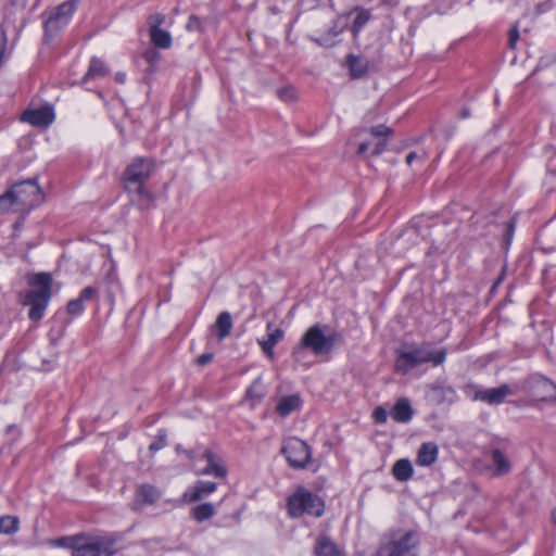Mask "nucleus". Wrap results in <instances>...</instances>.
I'll return each instance as SVG.
<instances>
[{"label":"nucleus","mask_w":556,"mask_h":556,"mask_svg":"<svg viewBox=\"0 0 556 556\" xmlns=\"http://www.w3.org/2000/svg\"><path fill=\"white\" fill-rule=\"evenodd\" d=\"M116 80L119 81V83H124L125 81V75L124 74H117L116 75Z\"/></svg>","instance_id":"49"},{"label":"nucleus","mask_w":556,"mask_h":556,"mask_svg":"<svg viewBox=\"0 0 556 556\" xmlns=\"http://www.w3.org/2000/svg\"><path fill=\"white\" fill-rule=\"evenodd\" d=\"M215 514V507L211 503H203L195 506L192 509V517L198 522H203L210 518H212Z\"/></svg>","instance_id":"34"},{"label":"nucleus","mask_w":556,"mask_h":556,"mask_svg":"<svg viewBox=\"0 0 556 556\" xmlns=\"http://www.w3.org/2000/svg\"><path fill=\"white\" fill-rule=\"evenodd\" d=\"M106 74H108V71H106L104 63L100 59L93 58L90 61V65H89L87 73L84 75V77L81 79V84H86L90 79H93L97 77L105 76Z\"/></svg>","instance_id":"28"},{"label":"nucleus","mask_w":556,"mask_h":556,"mask_svg":"<svg viewBox=\"0 0 556 556\" xmlns=\"http://www.w3.org/2000/svg\"><path fill=\"white\" fill-rule=\"evenodd\" d=\"M84 540L83 533L72 535V536H63L54 541L55 546L60 547H67L71 548L72 552L75 551L76 547H78L79 542Z\"/></svg>","instance_id":"35"},{"label":"nucleus","mask_w":556,"mask_h":556,"mask_svg":"<svg viewBox=\"0 0 556 556\" xmlns=\"http://www.w3.org/2000/svg\"><path fill=\"white\" fill-rule=\"evenodd\" d=\"M186 455L192 459L194 457V452L192 450H189V451H185Z\"/></svg>","instance_id":"50"},{"label":"nucleus","mask_w":556,"mask_h":556,"mask_svg":"<svg viewBox=\"0 0 556 556\" xmlns=\"http://www.w3.org/2000/svg\"><path fill=\"white\" fill-rule=\"evenodd\" d=\"M519 38H520V34H519L518 25H514L508 31V41H507L508 47L510 49L515 50L517 48Z\"/></svg>","instance_id":"41"},{"label":"nucleus","mask_w":556,"mask_h":556,"mask_svg":"<svg viewBox=\"0 0 556 556\" xmlns=\"http://www.w3.org/2000/svg\"><path fill=\"white\" fill-rule=\"evenodd\" d=\"M201 26V22L199 17L192 15L189 17V21L187 23V29L188 30H199Z\"/></svg>","instance_id":"44"},{"label":"nucleus","mask_w":556,"mask_h":556,"mask_svg":"<svg viewBox=\"0 0 556 556\" xmlns=\"http://www.w3.org/2000/svg\"><path fill=\"white\" fill-rule=\"evenodd\" d=\"M553 520H554V523L556 525V508L553 511Z\"/></svg>","instance_id":"52"},{"label":"nucleus","mask_w":556,"mask_h":556,"mask_svg":"<svg viewBox=\"0 0 556 556\" xmlns=\"http://www.w3.org/2000/svg\"><path fill=\"white\" fill-rule=\"evenodd\" d=\"M414 469L412 463L407 458H402L395 462L392 467L393 477L401 482L407 481L413 477Z\"/></svg>","instance_id":"25"},{"label":"nucleus","mask_w":556,"mask_h":556,"mask_svg":"<svg viewBox=\"0 0 556 556\" xmlns=\"http://www.w3.org/2000/svg\"><path fill=\"white\" fill-rule=\"evenodd\" d=\"M166 444H167L166 431L161 429V430H159L157 439L150 444L149 450L151 452H157V451L162 450L163 447H165Z\"/></svg>","instance_id":"38"},{"label":"nucleus","mask_w":556,"mask_h":556,"mask_svg":"<svg viewBox=\"0 0 556 556\" xmlns=\"http://www.w3.org/2000/svg\"><path fill=\"white\" fill-rule=\"evenodd\" d=\"M372 417L377 424H384L388 419V412L383 407L378 406L375 408Z\"/></svg>","instance_id":"43"},{"label":"nucleus","mask_w":556,"mask_h":556,"mask_svg":"<svg viewBox=\"0 0 556 556\" xmlns=\"http://www.w3.org/2000/svg\"><path fill=\"white\" fill-rule=\"evenodd\" d=\"M213 359L212 353H203L197 358V364L199 366H205Z\"/></svg>","instance_id":"45"},{"label":"nucleus","mask_w":556,"mask_h":556,"mask_svg":"<svg viewBox=\"0 0 556 556\" xmlns=\"http://www.w3.org/2000/svg\"><path fill=\"white\" fill-rule=\"evenodd\" d=\"M11 188L21 212L29 211L43 202V192L36 179L17 182Z\"/></svg>","instance_id":"9"},{"label":"nucleus","mask_w":556,"mask_h":556,"mask_svg":"<svg viewBox=\"0 0 556 556\" xmlns=\"http://www.w3.org/2000/svg\"><path fill=\"white\" fill-rule=\"evenodd\" d=\"M419 544L417 531L391 529L381 536L374 556H418Z\"/></svg>","instance_id":"4"},{"label":"nucleus","mask_w":556,"mask_h":556,"mask_svg":"<svg viewBox=\"0 0 556 556\" xmlns=\"http://www.w3.org/2000/svg\"><path fill=\"white\" fill-rule=\"evenodd\" d=\"M278 97L286 102L294 101L296 99V91L292 87H285L278 90Z\"/></svg>","instance_id":"40"},{"label":"nucleus","mask_w":556,"mask_h":556,"mask_svg":"<svg viewBox=\"0 0 556 556\" xmlns=\"http://www.w3.org/2000/svg\"><path fill=\"white\" fill-rule=\"evenodd\" d=\"M21 121L35 127L46 128L53 123L54 112L49 105L30 108L24 111Z\"/></svg>","instance_id":"13"},{"label":"nucleus","mask_w":556,"mask_h":556,"mask_svg":"<svg viewBox=\"0 0 556 556\" xmlns=\"http://www.w3.org/2000/svg\"><path fill=\"white\" fill-rule=\"evenodd\" d=\"M302 405V399L299 394L281 396L276 405V413L281 417H287L298 410Z\"/></svg>","instance_id":"20"},{"label":"nucleus","mask_w":556,"mask_h":556,"mask_svg":"<svg viewBox=\"0 0 556 556\" xmlns=\"http://www.w3.org/2000/svg\"><path fill=\"white\" fill-rule=\"evenodd\" d=\"M215 326L218 331V339L224 340L230 334L232 328V318L230 313L222 312L216 319Z\"/></svg>","instance_id":"29"},{"label":"nucleus","mask_w":556,"mask_h":556,"mask_svg":"<svg viewBox=\"0 0 556 556\" xmlns=\"http://www.w3.org/2000/svg\"><path fill=\"white\" fill-rule=\"evenodd\" d=\"M266 330L267 338L258 339L257 343L262 348L264 354L270 358H274V348L283 339L285 331L281 328L275 327L273 323L267 324Z\"/></svg>","instance_id":"16"},{"label":"nucleus","mask_w":556,"mask_h":556,"mask_svg":"<svg viewBox=\"0 0 556 556\" xmlns=\"http://www.w3.org/2000/svg\"><path fill=\"white\" fill-rule=\"evenodd\" d=\"M216 488H217V485L215 482L198 481L191 489H189L184 494V496L189 502H198L201 498L215 492Z\"/></svg>","instance_id":"19"},{"label":"nucleus","mask_w":556,"mask_h":556,"mask_svg":"<svg viewBox=\"0 0 556 556\" xmlns=\"http://www.w3.org/2000/svg\"><path fill=\"white\" fill-rule=\"evenodd\" d=\"M497 219L490 222L489 224H492L494 227L493 232L495 235L502 236L503 239V247L505 250H507L511 243L515 227H516V220L510 215V212L507 210H501L497 214Z\"/></svg>","instance_id":"12"},{"label":"nucleus","mask_w":556,"mask_h":556,"mask_svg":"<svg viewBox=\"0 0 556 556\" xmlns=\"http://www.w3.org/2000/svg\"><path fill=\"white\" fill-rule=\"evenodd\" d=\"M11 212H21L16 204L12 188L0 195V214H7Z\"/></svg>","instance_id":"32"},{"label":"nucleus","mask_w":556,"mask_h":556,"mask_svg":"<svg viewBox=\"0 0 556 556\" xmlns=\"http://www.w3.org/2000/svg\"><path fill=\"white\" fill-rule=\"evenodd\" d=\"M392 419L396 422H408L413 417V408L407 399H400L390 413Z\"/></svg>","instance_id":"23"},{"label":"nucleus","mask_w":556,"mask_h":556,"mask_svg":"<svg viewBox=\"0 0 556 556\" xmlns=\"http://www.w3.org/2000/svg\"><path fill=\"white\" fill-rule=\"evenodd\" d=\"M354 11L356 12V16L351 26V31L353 37L357 38L364 26L371 18V13L369 10L359 7H356Z\"/></svg>","instance_id":"26"},{"label":"nucleus","mask_w":556,"mask_h":556,"mask_svg":"<svg viewBox=\"0 0 556 556\" xmlns=\"http://www.w3.org/2000/svg\"><path fill=\"white\" fill-rule=\"evenodd\" d=\"M97 295H98L97 288L89 286L81 290L78 298L85 303V302L94 300L97 298Z\"/></svg>","instance_id":"42"},{"label":"nucleus","mask_w":556,"mask_h":556,"mask_svg":"<svg viewBox=\"0 0 556 556\" xmlns=\"http://www.w3.org/2000/svg\"><path fill=\"white\" fill-rule=\"evenodd\" d=\"M288 513L292 518H299L304 515L312 517H321L325 511L324 501L315 493L299 488L288 498Z\"/></svg>","instance_id":"6"},{"label":"nucleus","mask_w":556,"mask_h":556,"mask_svg":"<svg viewBox=\"0 0 556 556\" xmlns=\"http://www.w3.org/2000/svg\"><path fill=\"white\" fill-rule=\"evenodd\" d=\"M445 349L435 350L430 343H424L400 351L395 361V370L405 375L424 363L439 366L445 362Z\"/></svg>","instance_id":"5"},{"label":"nucleus","mask_w":556,"mask_h":556,"mask_svg":"<svg viewBox=\"0 0 556 556\" xmlns=\"http://www.w3.org/2000/svg\"><path fill=\"white\" fill-rule=\"evenodd\" d=\"M30 290L22 295L21 303L29 306L28 318L39 321L46 313L52 296V276L49 273H37L28 279Z\"/></svg>","instance_id":"3"},{"label":"nucleus","mask_w":556,"mask_h":556,"mask_svg":"<svg viewBox=\"0 0 556 556\" xmlns=\"http://www.w3.org/2000/svg\"><path fill=\"white\" fill-rule=\"evenodd\" d=\"M368 132L376 138H380V140L375 144L372 154H381L387 147L388 136H390L393 132L392 129L390 127H387L386 125H377L368 128Z\"/></svg>","instance_id":"24"},{"label":"nucleus","mask_w":556,"mask_h":556,"mask_svg":"<svg viewBox=\"0 0 556 556\" xmlns=\"http://www.w3.org/2000/svg\"><path fill=\"white\" fill-rule=\"evenodd\" d=\"M160 53L155 49H148L143 53V59L147 61V63L150 66V70L153 71L154 66L157 64L160 60Z\"/></svg>","instance_id":"39"},{"label":"nucleus","mask_w":556,"mask_h":556,"mask_svg":"<svg viewBox=\"0 0 556 556\" xmlns=\"http://www.w3.org/2000/svg\"><path fill=\"white\" fill-rule=\"evenodd\" d=\"M155 163L151 157H136L127 165L123 174L124 188L131 197L132 202H137L140 207H147L152 201L151 193L146 188V182L150 178Z\"/></svg>","instance_id":"1"},{"label":"nucleus","mask_w":556,"mask_h":556,"mask_svg":"<svg viewBox=\"0 0 556 556\" xmlns=\"http://www.w3.org/2000/svg\"><path fill=\"white\" fill-rule=\"evenodd\" d=\"M203 458L206 460V467L201 471L204 476H214L216 478H225L227 475V468L224 465L220 457H218L213 451L206 450L203 454Z\"/></svg>","instance_id":"17"},{"label":"nucleus","mask_w":556,"mask_h":556,"mask_svg":"<svg viewBox=\"0 0 556 556\" xmlns=\"http://www.w3.org/2000/svg\"><path fill=\"white\" fill-rule=\"evenodd\" d=\"M83 538L72 556H114L116 540L113 535L83 533Z\"/></svg>","instance_id":"7"},{"label":"nucleus","mask_w":556,"mask_h":556,"mask_svg":"<svg viewBox=\"0 0 556 556\" xmlns=\"http://www.w3.org/2000/svg\"><path fill=\"white\" fill-rule=\"evenodd\" d=\"M66 311L70 315H80L84 312V302L76 298L67 303Z\"/></svg>","instance_id":"37"},{"label":"nucleus","mask_w":556,"mask_h":556,"mask_svg":"<svg viewBox=\"0 0 556 556\" xmlns=\"http://www.w3.org/2000/svg\"><path fill=\"white\" fill-rule=\"evenodd\" d=\"M418 155L416 152H409L406 156V163L410 165L415 159H417Z\"/></svg>","instance_id":"47"},{"label":"nucleus","mask_w":556,"mask_h":556,"mask_svg":"<svg viewBox=\"0 0 556 556\" xmlns=\"http://www.w3.org/2000/svg\"><path fill=\"white\" fill-rule=\"evenodd\" d=\"M314 553L316 556H345L339 546L328 536L317 538Z\"/></svg>","instance_id":"22"},{"label":"nucleus","mask_w":556,"mask_h":556,"mask_svg":"<svg viewBox=\"0 0 556 556\" xmlns=\"http://www.w3.org/2000/svg\"><path fill=\"white\" fill-rule=\"evenodd\" d=\"M464 392L471 401H486V391L478 389L475 384L469 383L465 386Z\"/></svg>","instance_id":"36"},{"label":"nucleus","mask_w":556,"mask_h":556,"mask_svg":"<svg viewBox=\"0 0 556 556\" xmlns=\"http://www.w3.org/2000/svg\"><path fill=\"white\" fill-rule=\"evenodd\" d=\"M164 20L165 17L162 14H154L149 17L150 39L155 47L168 49L172 46V36L167 30L160 27Z\"/></svg>","instance_id":"14"},{"label":"nucleus","mask_w":556,"mask_h":556,"mask_svg":"<svg viewBox=\"0 0 556 556\" xmlns=\"http://www.w3.org/2000/svg\"><path fill=\"white\" fill-rule=\"evenodd\" d=\"M20 529V519L16 516L5 515L0 517V533L14 534Z\"/></svg>","instance_id":"33"},{"label":"nucleus","mask_w":556,"mask_h":556,"mask_svg":"<svg viewBox=\"0 0 556 556\" xmlns=\"http://www.w3.org/2000/svg\"><path fill=\"white\" fill-rule=\"evenodd\" d=\"M489 477H503L510 472L511 462L500 447H492L490 452Z\"/></svg>","instance_id":"15"},{"label":"nucleus","mask_w":556,"mask_h":556,"mask_svg":"<svg viewBox=\"0 0 556 556\" xmlns=\"http://www.w3.org/2000/svg\"><path fill=\"white\" fill-rule=\"evenodd\" d=\"M439 456V447L434 442H425L417 452L416 464L420 467L433 465Z\"/></svg>","instance_id":"18"},{"label":"nucleus","mask_w":556,"mask_h":556,"mask_svg":"<svg viewBox=\"0 0 556 556\" xmlns=\"http://www.w3.org/2000/svg\"><path fill=\"white\" fill-rule=\"evenodd\" d=\"M247 397L249 400H251V405L254 406L256 404H258L264 395H265V390H264V387L262 384V379L261 377L256 378L252 384L249 387V389L247 390Z\"/></svg>","instance_id":"31"},{"label":"nucleus","mask_w":556,"mask_h":556,"mask_svg":"<svg viewBox=\"0 0 556 556\" xmlns=\"http://www.w3.org/2000/svg\"><path fill=\"white\" fill-rule=\"evenodd\" d=\"M460 116H462V118H466V117H468V116H469V112H468V110H466V109H465V110H463V111H462V113H460Z\"/></svg>","instance_id":"51"},{"label":"nucleus","mask_w":556,"mask_h":556,"mask_svg":"<svg viewBox=\"0 0 556 556\" xmlns=\"http://www.w3.org/2000/svg\"><path fill=\"white\" fill-rule=\"evenodd\" d=\"M515 393L509 384H502L498 388L489 389V404H500L506 396Z\"/></svg>","instance_id":"30"},{"label":"nucleus","mask_w":556,"mask_h":556,"mask_svg":"<svg viewBox=\"0 0 556 556\" xmlns=\"http://www.w3.org/2000/svg\"><path fill=\"white\" fill-rule=\"evenodd\" d=\"M281 453L286 456L289 465L294 469L305 468L312 457L309 445L298 438L286 440L282 444Z\"/></svg>","instance_id":"10"},{"label":"nucleus","mask_w":556,"mask_h":556,"mask_svg":"<svg viewBox=\"0 0 556 556\" xmlns=\"http://www.w3.org/2000/svg\"><path fill=\"white\" fill-rule=\"evenodd\" d=\"M369 149V143L368 142H363L359 144L358 147V154H364L368 151Z\"/></svg>","instance_id":"46"},{"label":"nucleus","mask_w":556,"mask_h":556,"mask_svg":"<svg viewBox=\"0 0 556 556\" xmlns=\"http://www.w3.org/2000/svg\"><path fill=\"white\" fill-rule=\"evenodd\" d=\"M328 326L315 324L306 329L300 342L292 350V357L299 362L303 358L305 351H311L314 355L330 354L336 344L340 341L341 334L331 331L327 332Z\"/></svg>","instance_id":"2"},{"label":"nucleus","mask_w":556,"mask_h":556,"mask_svg":"<svg viewBox=\"0 0 556 556\" xmlns=\"http://www.w3.org/2000/svg\"><path fill=\"white\" fill-rule=\"evenodd\" d=\"M503 276H504V271H502L500 277L494 281L491 291H494L497 288V286L501 283V281L503 279Z\"/></svg>","instance_id":"48"},{"label":"nucleus","mask_w":556,"mask_h":556,"mask_svg":"<svg viewBox=\"0 0 556 556\" xmlns=\"http://www.w3.org/2000/svg\"><path fill=\"white\" fill-rule=\"evenodd\" d=\"M526 388L535 400L552 401L556 399V384L543 375L530 376Z\"/></svg>","instance_id":"11"},{"label":"nucleus","mask_w":556,"mask_h":556,"mask_svg":"<svg viewBox=\"0 0 556 556\" xmlns=\"http://www.w3.org/2000/svg\"><path fill=\"white\" fill-rule=\"evenodd\" d=\"M161 497L160 490L149 483H143L136 489V500L139 504L153 505Z\"/></svg>","instance_id":"21"},{"label":"nucleus","mask_w":556,"mask_h":556,"mask_svg":"<svg viewBox=\"0 0 556 556\" xmlns=\"http://www.w3.org/2000/svg\"><path fill=\"white\" fill-rule=\"evenodd\" d=\"M348 63H349L351 76L353 78H361L368 71V66H369L368 61L361 56L349 55Z\"/></svg>","instance_id":"27"},{"label":"nucleus","mask_w":556,"mask_h":556,"mask_svg":"<svg viewBox=\"0 0 556 556\" xmlns=\"http://www.w3.org/2000/svg\"><path fill=\"white\" fill-rule=\"evenodd\" d=\"M80 0H67L49 12H45L43 27L46 38L54 37L72 20Z\"/></svg>","instance_id":"8"}]
</instances>
